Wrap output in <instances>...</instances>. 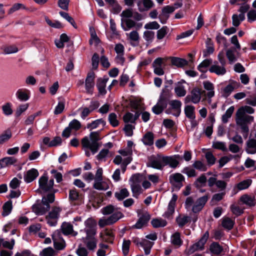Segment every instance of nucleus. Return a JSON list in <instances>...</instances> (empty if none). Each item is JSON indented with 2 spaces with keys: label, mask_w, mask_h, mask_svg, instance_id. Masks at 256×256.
Here are the masks:
<instances>
[{
  "label": "nucleus",
  "mask_w": 256,
  "mask_h": 256,
  "mask_svg": "<svg viewBox=\"0 0 256 256\" xmlns=\"http://www.w3.org/2000/svg\"><path fill=\"white\" fill-rule=\"evenodd\" d=\"M254 110L248 106L240 108L236 114V122L240 129L241 133L244 138H246L249 133L248 124L254 120L253 116L247 114L254 113Z\"/></svg>",
  "instance_id": "1"
},
{
  "label": "nucleus",
  "mask_w": 256,
  "mask_h": 256,
  "mask_svg": "<svg viewBox=\"0 0 256 256\" xmlns=\"http://www.w3.org/2000/svg\"><path fill=\"white\" fill-rule=\"evenodd\" d=\"M101 212L104 215L111 214L107 218L100 220L98 225L101 228L112 224L124 216V214L120 212V208L112 205H108L102 208L101 209Z\"/></svg>",
  "instance_id": "2"
},
{
  "label": "nucleus",
  "mask_w": 256,
  "mask_h": 256,
  "mask_svg": "<svg viewBox=\"0 0 256 256\" xmlns=\"http://www.w3.org/2000/svg\"><path fill=\"white\" fill-rule=\"evenodd\" d=\"M208 200V195L200 197L196 200L192 196H188L186 200L184 206L188 210H191L194 213H198L202 210Z\"/></svg>",
  "instance_id": "3"
},
{
  "label": "nucleus",
  "mask_w": 256,
  "mask_h": 256,
  "mask_svg": "<svg viewBox=\"0 0 256 256\" xmlns=\"http://www.w3.org/2000/svg\"><path fill=\"white\" fill-rule=\"evenodd\" d=\"M90 138L85 136L82 140V144L84 148H90L92 154H96L100 146L98 141L100 139V132H92L90 134Z\"/></svg>",
  "instance_id": "4"
},
{
  "label": "nucleus",
  "mask_w": 256,
  "mask_h": 256,
  "mask_svg": "<svg viewBox=\"0 0 256 256\" xmlns=\"http://www.w3.org/2000/svg\"><path fill=\"white\" fill-rule=\"evenodd\" d=\"M54 200V196L52 194L47 195L46 196H43L42 202L34 205L32 206L33 212L37 215H43L50 209V204Z\"/></svg>",
  "instance_id": "5"
},
{
  "label": "nucleus",
  "mask_w": 256,
  "mask_h": 256,
  "mask_svg": "<svg viewBox=\"0 0 256 256\" xmlns=\"http://www.w3.org/2000/svg\"><path fill=\"white\" fill-rule=\"evenodd\" d=\"M142 176L140 174L132 175L130 179V186L132 196L138 198L140 195L142 194L144 190L141 186Z\"/></svg>",
  "instance_id": "6"
},
{
  "label": "nucleus",
  "mask_w": 256,
  "mask_h": 256,
  "mask_svg": "<svg viewBox=\"0 0 256 256\" xmlns=\"http://www.w3.org/2000/svg\"><path fill=\"white\" fill-rule=\"evenodd\" d=\"M204 92V90L202 91L200 88H193L184 98V103L192 102L194 104L199 103L202 98V94Z\"/></svg>",
  "instance_id": "7"
},
{
  "label": "nucleus",
  "mask_w": 256,
  "mask_h": 256,
  "mask_svg": "<svg viewBox=\"0 0 256 256\" xmlns=\"http://www.w3.org/2000/svg\"><path fill=\"white\" fill-rule=\"evenodd\" d=\"M163 160L164 156H152L148 158L147 166L161 170L164 168Z\"/></svg>",
  "instance_id": "8"
},
{
  "label": "nucleus",
  "mask_w": 256,
  "mask_h": 256,
  "mask_svg": "<svg viewBox=\"0 0 256 256\" xmlns=\"http://www.w3.org/2000/svg\"><path fill=\"white\" fill-rule=\"evenodd\" d=\"M61 210L60 208L54 207L46 216V219L49 226H54L56 225Z\"/></svg>",
  "instance_id": "9"
},
{
  "label": "nucleus",
  "mask_w": 256,
  "mask_h": 256,
  "mask_svg": "<svg viewBox=\"0 0 256 256\" xmlns=\"http://www.w3.org/2000/svg\"><path fill=\"white\" fill-rule=\"evenodd\" d=\"M84 231L86 236H96V222L92 218H88L84 222Z\"/></svg>",
  "instance_id": "10"
},
{
  "label": "nucleus",
  "mask_w": 256,
  "mask_h": 256,
  "mask_svg": "<svg viewBox=\"0 0 256 256\" xmlns=\"http://www.w3.org/2000/svg\"><path fill=\"white\" fill-rule=\"evenodd\" d=\"M184 180V176L180 173L172 174L169 177L170 183L177 190H179L182 186V182Z\"/></svg>",
  "instance_id": "11"
},
{
  "label": "nucleus",
  "mask_w": 256,
  "mask_h": 256,
  "mask_svg": "<svg viewBox=\"0 0 256 256\" xmlns=\"http://www.w3.org/2000/svg\"><path fill=\"white\" fill-rule=\"evenodd\" d=\"M178 200V196L174 194L170 201L166 211L163 214L162 216L168 219H172L174 212L176 202Z\"/></svg>",
  "instance_id": "12"
},
{
  "label": "nucleus",
  "mask_w": 256,
  "mask_h": 256,
  "mask_svg": "<svg viewBox=\"0 0 256 256\" xmlns=\"http://www.w3.org/2000/svg\"><path fill=\"white\" fill-rule=\"evenodd\" d=\"M170 108L166 110L168 114H172L176 116H178L181 112L182 104L180 100H172L169 102Z\"/></svg>",
  "instance_id": "13"
},
{
  "label": "nucleus",
  "mask_w": 256,
  "mask_h": 256,
  "mask_svg": "<svg viewBox=\"0 0 256 256\" xmlns=\"http://www.w3.org/2000/svg\"><path fill=\"white\" fill-rule=\"evenodd\" d=\"M54 247L58 250L64 249L66 246L65 242L62 237V234L58 230L54 232L52 236Z\"/></svg>",
  "instance_id": "14"
},
{
  "label": "nucleus",
  "mask_w": 256,
  "mask_h": 256,
  "mask_svg": "<svg viewBox=\"0 0 256 256\" xmlns=\"http://www.w3.org/2000/svg\"><path fill=\"white\" fill-rule=\"evenodd\" d=\"M180 159V156L178 154L172 156H164V166L168 165L170 167L175 168L178 166Z\"/></svg>",
  "instance_id": "15"
},
{
  "label": "nucleus",
  "mask_w": 256,
  "mask_h": 256,
  "mask_svg": "<svg viewBox=\"0 0 256 256\" xmlns=\"http://www.w3.org/2000/svg\"><path fill=\"white\" fill-rule=\"evenodd\" d=\"M208 186L210 187H212L214 185L216 186L217 189L220 192H226L225 190L227 186V182L222 180H218L215 177H210L208 180Z\"/></svg>",
  "instance_id": "16"
},
{
  "label": "nucleus",
  "mask_w": 256,
  "mask_h": 256,
  "mask_svg": "<svg viewBox=\"0 0 256 256\" xmlns=\"http://www.w3.org/2000/svg\"><path fill=\"white\" fill-rule=\"evenodd\" d=\"M121 26L124 31H128L136 26L140 28L142 24V23L136 24L134 20L130 18H125L121 20Z\"/></svg>",
  "instance_id": "17"
},
{
  "label": "nucleus",
  "mask_w": 256,
  "mask_h": 256,
  "mask_svg": "<svg viewBox=\"0 0 256 256\" xmlns=\"http://www.w3.org/2000/svg\"><path fill=\"white\" fill-rule=\"evenodd\" d=\"M95 78V74L94 72L88 73L85 81V88L86 92L88 94H92L94 86V80Z\"/></svg>",
  "instance_id": "18"
},
{
  "label": "nucleus",
  "mask_w": 256,
  "mask_h": 256,
  "mask_svg": "<svg viewBox=\"0 0 256 256\" xmlns=\"http://www.w3.org/2000/svg\"><path fill=\"white\" fill-rule=\"evenodd\" d=\"M134 242L137 245L141 246L144 250L146 255H148L150 252L154 242L148 240L146 239H143L140 242L138 240H134Z\"/></svg>",
  "instance_id": "19"
},
{
  "label": "nucleus",
  "mask_w": 256,
  "mask_h": 256,
  "mask_svg": "<svg viewBox=\"0 0 256 256\" xmlns=\"http://www.w3.org/2000/svg\"><path fill=\"white\" fill-rule=\"evenodd\" d=\"M175 10V8L170 6H164L162 11V14L159 16V18L162 24H165L166 20L169 18V14L172 13Z\"/></svg>",
  "instance_id": "20"
},
{
  "label": "nucleus",
  "mask_w": 256,
  "mask_h": 256,
  "mask_svg": "<svg viewBox=\"0 0 256 256\" xmlns=\"http://www.w3.org/2000/svg\"><path fill=\"white\" fill-rule=\"evenodd\" d=\"M84 242L90 250L94 251L96 248L97 240L95 236H86Z\"/></svg>",
  "instance_id": "21"
},
{
  "label": "nucleus",
  "mask_w": 256,
  "mask_h": 256,
  "mask_svg": "<svg viewBox=\"0 0 256 256\" xmlns=\"http://www.w3.org/2000/svg\"><path fill=\"white\" fill-rule=\"evenodd\" d=\"M108 80V78L106 76H104L102 78H100L97 80L96 87L100 94L104 95L106 94V87Z\"/></svg>",
  "instance_id": "22"
},
{
  "label": "nucleus",
  "mask_w": 256,
  "mask_h": 256,
  "mask_svg": "<svg viewBox=\"0 0 256 256\" xmlns=\"http://www.w3.org/2000/svg\"><path fill=\"white\" fill-rule=\"evenodd\" d=\"M203 86L204 90L208 91L207 93L205 95L207 96L210 102V99L214 96V86L212 83L211 82L206 80L203 82Z\"/></svg>",
  "instance_id": "23"
},
{
  "label": "nucleus",
  "mask_w": 256,
  "mask_h": 256,
  "mask_svg": "<svg viewBox=\"0 0 256 256\" xmlns=\"http://www.w3.org/2000/svg\"><path fill=\"white\" fill-rule=\"evenodd\" d=\"M210 72L214 73L218 76L224 75L226 73V70L224 66H220L218 62H214L209 69Z\"/></svg>",
  "instance_id": "24"
},
{
  "label": "nucleus",
  "mask_w": 256,
  "mask_h": 256,
  "mask_svg": "<svg viewBox=\"0 0 256 256\" xmlns=\"http://www.w3.org/2000/svg\"><path fill=\"white\" fill-rule=\"evenodd\" d=\"M162 58H156L152 63L154 73L158 76L164 74V70L162 68Z\"/></svg>",
  "instance_id": "25"
},
{
  "label": "nucleus",
  "mask_w": 256,
  "mask_h": 256,
  "mask_svg": "<svg viewBox=\"0 0 256 256\" xmlns=\"http://www.w3.org/2000/svg\"><path fill=\"white\" fill-rule=\"evenodd\" d=\"M16 96L20 101L26 102L30 98V91L26 88H20L16 91Z\"/></svg>",
  "instance_id": "26"
},
{
  "label": "nucleus",
  "mask_w": 256,
  "mask_h": 256,
  "mask_svg": "<svg viewBox=\"0 0 256 256\" xmlns=\"http://www.w3.org/2000/svg\"><path fill=\"white\" fill-rule=\"evenodd\" d=\"M38 176V172L37 170L35 168H32L28 170L24 176V180L27 182L30 183L35 180Z\"/></svg>",
  "instance_id": "27"
},
{
  "label": "nucleus",
  "mask_w": 256,
  "mask_h": 256,
  "mask_svg": "<svg viewBox=\"0 0 256 256\" xmlns=\"http://www.w3.org/2000/svg\"><path fill=\"white\" fill-rule=\"evenodd\" d=\"M246 152L248 154L256 153V140L254 138H249L246 142Z\"/></svg>",
  "instance_id": "28"
},
{
  "label": "nucleus",
  "mask_w": 256,
  "mask_h": 256,
  "mask_svg": "<svg viewBox=\"0 0 256 256\" xmlns=\"http://www.w3.org/2000/svg\"><path fill=\"white\" fill-rule=\"evenodd\" d=\"M150 218V216L148 213H144L139 218L136 223L133 226L136 228H141L147 224Z\"/></svg>",
  "instance_id": "29"
},
{
  "label": "nucleus",
  "mask_w": 256,
  "mask_h": 256,
  "mask_svg": "<svg viewBox=\"0 0 256 256\" xmlns=\"http://www.w3.org/2000/svg\"><path fill=\"white\" fill-rule=\"evenodd\" d=\"M100 238L103 241L112 244L114 235L112 230L106 229L104 232L100 234Z\"/></svg>",
  "instance_id": "30"
},
{
  "label": "nucleus",
  "mask_w": 256,
  "mask_h": 256,
  "mask_svg": "<svg viewBox=\"0 0 256 256\" xmlns=\"http://www.w3.org/2000/svg\"><path fill=\"white\" fill-rule=\"evenodd\" d=\"M17 162V160L12 156H6L0 160V169L14 165Z\"/></svg>",
  "instance_id": "31"
},
{
  "label": "nucleus",
  "mask_w": 256,
  "mask_h": 256,
  "mask_svg": "<svg viewBox=\"0 0 256 256\" xmlns=\"http://www.w3.org/2000/svg\"><path fill=\"white\" fill-rule=\"evenodd\" d=\"M61 229L62 233L65 235L72 234L76 236L78 234V232L73 230V226L70 223L64 222L61 226Z\"/></svg>",
  "instance_id": "32"
},
{
  "label": "nucleus",
  "mask_w": 256,
  "mask_h": 256,
  "mask_svg": "<svg viewBox=\"0 0 256 256\" xmlns=\"http://www.w3.org/2000/svg\"><path fill=\"white\" fill-rule=\"evenodd\" d=\"M240 200L242 202V204L249 206H254L256 204L254 196L246 194L241 196L240 198Z\"/></svg>",
  "instance_id": "33"
},
{
  "label": "nucleus",
  "mask_w": 256,
  "mask_h": 256,
  "mask_svg": "<svg viewBox=\"0 0 256 256\" xmlns=\"http://www.w3.org/2000/svg\"><path fill=\"white\" fill-rule=\"evenodd\" d=\"M128 40L130 42L132 45L137 46L139 42L140 36L138 32L136 30H132L129 34H126Z\"/></svg>",
  "instance_id": "34"
},
{
  "label": "nucleus",
  "mask_w": 256,
  "mask_h": 256,
  "mask_svg": "<svg viewBox=\"0 0 256 256\" xmlns=\"http://www.w3.org/2000/svg\"><path fill=\"white\" fill-rule=\"evenodd\" d=\"M12 132L10 130H6L0 134V145L8 142L12 138Z\"/></svg>",
  "instance_id": "35"
},
{
  "label": "nucleus",
  "mask_w": 256,
  "mask_h": 256,
  "mask_svg": "<svg viewBox=\"0 0 256 256\" xmlns=\"http://www.w3.org/2000/svg\"><path fill=\"white\" fill-rule=\"evenodd\" d=\"M2 112L6 116H9L13 114L12 104L10 102H7L2 106Z\"/></svg>",
  "instance_id": "36"
},
{
  "label": "nucleus",
  "mask_w": 256,
  "mask_h": 256,
  "mask_svg": "<svg viewBox=\"0 0 256 256\" xmlns=\"http://www.w3.org/2000/svg\"><path fill=\"white\" fill-rule=\"evenodd\" d=\"M142 141L146 146H151L154 142V136L152 132H146L142 137Z\"/></svg>",
  "instance_id": "37"
},
{
  "label": "nucleus",
  "mask_w": 256,
  "mask_h": 256,
  "mask_svg": "<svg viewBox=\"0 0 256 256\" xmlns=\"http://www.w3.org/2000/svg\"><path fill=\"white\" fill-rule=\"evenodd\" d=\"M194 110L195 108L194 106L192 105L186 106L184 111L186 116L190 120H194L196 118Z\"/></svg>",
  "instance_id": "38"
},
{
  "label": "nucleus",
  "mask_w": 256,
  "mask_h": 256,
  "mask_svg": "<svg viewBox=\"0 0 256 256\" xmlns=\"http://www.w3.org/2000/svg\"><path fill=\"white\" fill-rule=\"evenodd\" d=\"M138 116L139 114L138 112H136L135 114L134 115L132 113L128 112L124 116L123 120L126 123H134Z\"/></svg>",
  "instance_id": "39"
},
{
  "label": "nucleus",
  "mask_w": 256,
  "mask_h": 256,
  "mask_svg": "<svg viewBox=\"0 0 256 256\" xmlns=\"http://www.w3.org/2000/svg\"><path fill=\"white\" fill-rule=\"evenodd\" d=\"M130 192L126 188H123L114 193V196L118 200H122L129 196Z\"/></svg>",
  "instance_id": "40"
},
{
  "label": "nucleus",
  "mask_w": 256,
  "mask_h": 256,
  "mask_svg": "<svg viewBox=\"0 0 256 256\" xmlns=\"http://www.w3.org/2000/svg\"><path fill=\"white\" fill-rule=\"evenodd\" d=\"M94 188L97 190H106L109 188L108 185L102 180H96L93 185Z\"/></svg>",
  "instance_id": "41"
},
{
  "label": "nucleus",
  "mask_w": 256,
  "mask_h": 256,
  "mask_svg": "<svg viewBox=\"0 0 256 256\" xmlns=\"http://www.w3.org/2000/svg\"><path fill=\"white\" fill-rule=\"evenodd\" d=\"M151 224L154 228H158L165 226L167 224V222L162 218H156L152 220Z\"/></svg>",
  "instance_id": "42"
},
{
  "label": "nucleus",
  "mask_w": 256,
  "mask_h": 256,
  "mask_svg": "<svg viewBox=\"0 0 256 256\" xmlns=\"http://www.w3.org/2000/svg\"><path fill=\"white\" fill-rule=\"evenodd\" d=\"M226 56L230 64H232L237 60L238 57L235 54L234 49H228L226 52Z\"/></svg>",
  "instance_id": "43"
},
{
  "label": "nucleus",
  "mask_w": 256,
  "mask_h": 256,
  "mask_svg": "<svg viewBox=\"0 0 256 256\" xmlns=\"http://www.w3.org/2000/svg\"><path fill=\"white\" fill-rule=\"evenodd\" d=\"M142 3L144 8H142L140 6V2L138 1V10L140 12H142L145 10H148L149 9L152 8L154 6V2L152 0H142Z\"/></svg>",
  "instance_id": "44"
},
{
  "label": "nucleus",
  "mask_w": 256,
  "mask_h": 256,
  "mask_svg": "<svg viewBox=\"0 0 256 256\" xmlns=\"http://www.w3.org/2000/svg\"><path fill=\"white\" fill-rule=\"evenodd\" d=\"M48 178L47 176L44 175L42 176L39 179L38 183L40 188L43 190L44 192L48 191Z\"/></svg>",
  "instance_id": "45"
},
{
  "label": "nucleus",
  "mask_w": 256,
  "mask_h": 256,
  "mask_svg": "<svg viewBox=\"0 0 256 256\" xmlns=\"http://www.w3.org/2000/svg\"><path fill=\"white\" fill-rule=\"evenodd\" d=\"M98 249L96 252L97 256H106V250H110V246L108 244L102 242L99 244Z\"/></svg>",
  "instance_id": "46"
},
{
  "label": "nucleus",
  "mask_w": 256,
  "mask_h": 256,
  "mask_svg": "<svg viewBox=\"0 0 256 256\" xmlns=\"http://www.w3.org/2000/svg\"><path fill=\"white\" fill-rule=\"evenodd\" d=\"M212 60L210 59L204 60L198 66V69L202 72L207 71L208 67L212 64Z\"/></svg>",
  "instance_id": "47"
},
{
  "label": "nucleus",
  "mask_w": 256,
  "mask_h": 256,
  "mask_svg": "<svg viewBox=\"0 0 256 256\" xmlns=\"http://www.w3.org/2000/svg\"><path fill=\"white\" fill-rule=\"evenodd\" d=\"M174 92L176 95L178 97L184 96L186 94L185 87L180 84H178L175 87Z\"/></svg>",
  "instance_id": "48"
},
{
  "label": "nucleus",
  "mask_w": 256,
  "mask_h": 256,
  "mask_svg": "<svg viewBox=\"0 0 256 256\" xmlns=\"http://www.w3.org/2000/svg\"><path fill=\"white\" fill-rule=\"evenodd\" d=\"M252 180L250 179L244 180L238 183L236 188L239 190L248 188L252 184Z\"/></svg>",
  "instance_id": "49"
},
{
  "label": "nucleus",
  "mask_w": 256,
  "mask_h": 256,
  "mask_svg": "<svg viewBox=\"0 0 256 256\" xmlns=\"http://www.w3.org/2000/svg\"><path fill=\"white\" fill-rule=\"evenodd\" d=\"M190 220V218L186 216H179L176 218V222L180 227L184 226Z\"/></svg>",
  "instance_id": "50"
},
{
  "label": "nucleus",
  "mask_w": 256,
  "mask_h": 256,
  "mask_svg": "<svg viewBox=\"0 0 256 256\" xmlns=\"http://www.w3.org/2000/svg\"><path fill=\"white\" fill-rule=\"evenodd\" d=\"M12 208V202L11 200H8L2 206V216H7L10 212Z\"/></svg>",
  "instance_id": "51"
},
{
  "label": "nucleus",
  "mask_w": 256,
  "mask_h": 256,
  "mask_svg": "<svg viewBox=\"0 0 256 256\" xmlns=\"http://www.w3.org/2000/svg\"><path fill=\"white\" fill-rule=\"evenodd\" d=\"M172 63L173 65L178 67H182L188 64V62L183 58H173L172 59Z\"/></svg>",
  "instance_id": "52"
},
{
  "label": "nucleus",
  "mask_w": 256,
  "mask_h": 256,
  "mask_svg": "<svg viewBox=\"0 0 256 256\" xmlns=\"http://www.w3.org/2000/svg\"><path fill=\"white\" fill-rule=\"evenodd\" d=\"M234 222L230 218H224L222 221V226L225 228L231 230L234 226Z\"/></svg>",
  "instance_id": "53"
},
{
  "label": "nucleus",
  "mask_w": 256,
  "mask_h": 256,
  "mask_svg": "<svg viewBox=\"0 0 256 256\" xmlns=\"http://www.w3.org/2000/svg\"><path fill=\"white\" fill-rule=\"evenodd\" d=\"M172 243L176 246H180L182 244V240L180 239V234L178 232H175L171 238Z\"/></svg>",
  "instance_id": "54"
},
{
  "label": "nucleus",
  "mask_w": 256,
  "mask_h": 256,
  "mask_svg": "<svg viewBox=\"0 0 256 256\" xmlns=\"http://www.w3.org/2000/svg\"><path fill=\"white\" fill-rule=\"evenodd\" d=\"M222 250V248L217 242H213L210 246L211 252L216 254H220Z\"/></svg>",
  "instance_id": "55"
},
{
  "label": "nucleus",
  "mask_w": 256,
  "mask_h": 256,
  "mask_svg": "<svg viewBox=\"0 0 256 256\" xmlns=\"http://www.w3.org/2000/svg\"><path fill=\"white\" fill-rule=\"evenodd\" d=\"M234 107L231 106L226 112L225 114L222 116V121L224 123H226L228 119L231 117L234 111Z\"/></svg>",
  "instance_id": "56"
},
{
  "label": "nucleus",
  "mask_w": 256,
  "mask_h": 256,
  "mask_svg": "<svg viewBox=\"0 0 256 256\" xmlns=\"http://www.w3.org/2000/svg\"><path fill=\"white\" fill-rule=\"evenodd\" d=\"M208 236V232H206L200 240L195 244L199 250H202L204 248V245L206 244Z\"/></svg>",
  "instance_id": "57"
},
{
  "label": "nucleus",
  "mask_w": 256,
  "mask_h": 256,
  "mask_svg": "<svg viewBox=\"0 0 256 256\" xmlns=\"http://www.w3.org/2000/svg\"><path fill=\"white\" fill-rule=\"evenodd\" d=\"M2 49L4 53L6 54L16 53L18 52V48L14 45L5 46Z\"/></svg>",
  "instance_id": "58"
},
{
  "label": "nucleus",
  "mask_w": 256,
  "mask_h": 256,
  "mask_svg": "<svg viewBox=\"0 0 256 256\" xmlns=\"http://www.w3.org/2000/svg\"><path fill=\"white\" fill-rule=\"evenodd\" d=\"M237 87L236 82H232L227 85L223 90L225 95L228 96Z\"/></svg>",
  "instance_id": "59"
},
{
  "label": "nucleus",
  "mask_w": 256,
  "mask_h": 256,
  "mask_svg": "<svg viewBox=\"0 0 256 256\" xmlns=\"http://www.w3.org/2000/svg\"><path fill=\"white\" fill-rule=\"evenodd\" d=\"M40 256H55L56 252L51 247H48L42 250L40 254Z\"/></svg>",
  "instance_id": "60"
},
{
  "label": "nucleus",
  "mask_w": 256,
  "mask_h": 256,
  "mask_svg": "<svg viewBox=\"0 0 256 256\" xmlns=\"http://www.w3.org/2000/svg\"><path fill=\"white\" fill-rule=\"evenodd\" d=\"M118 153L120 154L123 156H126L124 159H128L130 158V162L132 160V150L128 149L127 148L120 150H118Z\"/></svg>",
  "instance_id": "61"
},
{
  "label": "nucleus",
  "mask_w": 256,
  "mask_h": 256,
  "mask_svg": "<svg viewBox=\"0 0 256 256\" xmlns=\"http://www.w3.org/2000/svg\"><path fill=\"white\" fill-rule=\"evenodd\" d=\"M206 178L204 174H202L196 179L194 182L196 187L200 188L206 185Z\"/></svg>",
  "instance_id": "62"
},
{
  "label": "nucleus",
  "mask_w": 256,
  "mask_h": 256,
  "mask_svg": "<svg viewBox=\"0 0 256 256\" xmlns=\"http://www.w3.org/2000/svg\"><path fill=\"white\" fill-rule=\"evenodd\" d=\"M143 37L146 41L148 43H150L154 38V32L150 30L145 31L144 32Z\"/></svg>",
  "instance_id": "63"
},
{
  "label": "nucleus",
  "mask_w": 256,
  "mask_h": 256,
  "mask_svg": "<svg viewBox=\"0 0 256 256\" xmlns=\"http://www.w3.org/2000/svg\"><path fill=\"white\" fill-rule=\"evenodd\" d=\"M168 32V28L167 26H162L160 29L158 30L157 32L156 37L158 40L162 39Z\"/></svg>",
  "instance_id": "64"
}]
</instances>
